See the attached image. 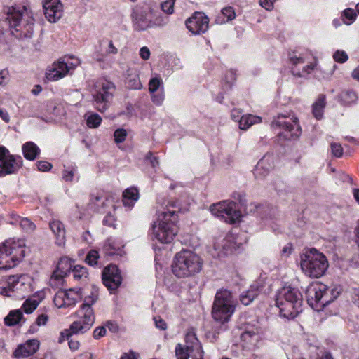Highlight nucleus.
I'll return each instance as SVG.
<instances>
[{
	"label": "nucleus",
	"instance_id": "1",
	"mask_svg": "<svg viewBox=\"0 0 359 359\" xmlns=\"http://www.w3.org/2000/svg\"><path fill=\"white\" fill-rule=\"evenodd\" d=\"M157 219L152 224V236L162 243H171L177 233L176 223L180 205L174 198L158 199Z\"/></svg>",
	"mask_w": 359,
	"mask_h": 359
},
{
	"label": "nucleus",
	"instance_id": "2",
	"mask_svg": "<svg viewBox=\"0 0 359 359\" xmlns=\"http://www.w3.org/2000/svg\"><path fill=\"white\" fill-rule=\"evenodd\" d=\"M98 298L97 290L93 287L91 294L85 298L83 304L77 311L79 320L74 321L69 329L64 330L60 333L58 342L62 344L65 339H69L72 334H82L88 331L95 322V316L91 307Z\"/></svg>",
	"mask_w": 359,
	"mask_h": 359
},
{
	"label": "nucleus",
	"instance_id": "3",
	"mask_svg": "<svg viewBox=\"0 0 359 359\" xmlns=\"http://www.w3.org/2000/svg\"><path fill=\"white\" fill-rule=\"evenodd\" d=\"M276 305L280 309V316L292 319L302 311V295L295 288L284 287L276 294Z\"/></svg>",
	"mask_w": 359,
	"mask_h": 359
},
{
	"label": "nucleus",
	"instance_id": "4",
	"mask_svg": "<svg viewBox=\"0 0 359 359\" xmlns=\"http://www.w3.org/2000/svg\"><path fill=\"white\" fill-rule=\"evenodd\" d=\"M203 259L195 252L182 250L177 252L174 258L172 270L178 278H187L198 273L203 267Z\"/></svg>",
	"mask_w": 359,
	"mask_h": 359
},
{
	"label": "nucleus",
	"instance_id": "5",
	"mask_svg": "<svg viewBox=\"0 0 359 359\" xmlns=\"http://www.w3.org/2000/svg\"><path fill=\"white\" fill-rule=\"evenodd\" d=\"M300 266L306 276L318 278L325 273L329 267V262L324 254L312 248L301 255Z\"/></svg>",
	"mask_w": 359,
	"mask_h": 359
},
{
	"label": "nucleus",
	"instance_id": "6",
	"mask_svg": "<svg viewBox=\"0 0 359 359\" xmlns=\"http://www.w3.org/2000/svg\"><path fill=\"white\" fill-rule=\"evenodd\" d=\"M340 292L341 290L337 287L330 288L326 285L317 282L308 287L307 301L313 309L320 311L336 299Z\"/></svg>",
	"mask_w": 359,
	"mask_h": 359
},
{
	"label": "nucleus",
	"instance_id": "7",
	"mask_svg": "<svg viewBox=\"0 0 359 359\" xmlns=\"http://www.w3.org/2000/svg\"><path fill=\"white\" fill-rule=\"evenodd\" d=\"M237 301L232 293L226 289L217 292L212 309V316L215 320L224 323L229 320L233 314Z\"/></svg>",
	"mask_w": 359,
	"mask_h": 359
},
{
	"label": "nucleus",
	"instance_id": "8",
	"mask_svg": "<svg viewBox=\"0 0 359 359\" xmlns=\"http://www.w3.org/2000/svg\"><path fill=\"white\" fill-rule=\"evenodd\" d=\"M6 13V20L11 28L21 32L26 37L32 34L34 18L25 6L9 7Z\"/></svg>",
	"mask_w": 359,
	"mask_h": 359
},
{
	"label": "nucleus",
	"instance_id": "9",
	"mask_svg": "<svg viewBox=\"0 0 359 359\" xmlns=\"http://www.w3.org/2000/svg\"><path fill=\"white\" fill-rule=\"evenodd\" d=\"M114 90L115 86L112 82L105 79L97 81L92 90L94 107L101 113L107 110Z\"/></svg>",
	"mask_w": 359,
	"mask_h": 359
},
{
	"label": "nucleus",
	"instance_id": "10",
	"mask_svg": "<svg viewBox=\"0 0 359 359\" xmlns=\"http://www.w3.org/2000/svg\"><path fill=\"white\" fill-rule=\"evenodd\" d=\"M271 126L284 130L283 135L287 140L297 139L302 133L298 118L294 115L278 114L271 122Z\"/></svg>",
	"mask_w": 359,
	"mask_h": 359
},
{
	"label": "nucleus",
	"instance_id": "11",
	"mask_svg": "<svg viewBox=\"0 0 359 359\" xmlns=\"http://www.w3.org/2000/svg\"><path fill=\"white\" fill-rule=\"evenodd\" d=\"M210 210L213 215L229 224L238 222L241 217V213L237 210L236 204L233 201H221L212 205Z\"/></svg>",
	"mask_w": 359,
	"mask_h": 359
},
{
	"label": "nucleus",
	"instance_id": "12",
	"mask_svg": "<svg viewBox=\"0 0 359 359\" xmlns=\"http://www.w3.org/2000/svg\"><path fill=\"white\" fill-rule=\"evenodd\" d=\"M81 290L75 287L67 290H59L54 297V304L57 308L74 306L81 298Z\"/></svg>",
	"mask_w": 359,
	"mask_h": 359
},
{
	"label": "nucleus",
	"instance_id": "13",
	"mask_svg": "<svg viewBox=\"0 0 359 359\" xmlns=\"http://www.w3.org/2000/svg\"><path fill=\"white\" fill-rule=\"evenodd\" d=\"M187 29L194 35H199L207 32L209 27V18L202 12H195L185 22Z\"/></svg>",
	"mask_w": 359,
	"mask_h": 359
},
{
	"label": "nucleus",
	"instance_id": "14",
	"mask_svg": "<svg viewBox=\"0 0 359 359\" xmlns=\"http://www.w3.org/2000/svg\"><path fill=\"white\" fill-rule=\"evenodd\" d=\"M79 64V61L69 62L59 60L54 62L47 71L46 78L50 81H57L65 77L70 70L74 69Z\"/></svg>",
	"mask_w": 359,
	"mask_h": 359
},
{
	"label": "nucleus",
	"instance_id": "15",
	"mask_svg": "<svg viewBox=\"0 0 359 359\" xmlns=\"http://www.w3.org/2000/svg\"><path fill=\"white\" fill-rule=\"evenodd\" d=\"M131 17L136 30L142 31L152 27V13L150 9L137 8L133 10Z\"/></svg>",
	"mask_w": 359,
	"mask_h": 359
},
{
	"label": "nucleus",
	"instance_id": "16",
	"mask_svg": "<svg viewBox=\"0 0 359 359\" xmlns=\"http://www.w3.org/2000/svg\"><path fill=\"white\" fill-rule=\"evenodd\" d=\"M102 281L109 290H116L121 284L122 278L116 265H109L102 272Z\"/></svg>",
	"mask_w": 359,
	"mask_h": 359
},
{
	"label": "nucleus",
	"instance_id": "17",
	"mask_svg": "<svg viewBox=\"0 0 359 359\" xmlns=\"http://www.w3.org/2000/svg\"><path fill=\"white\" fill-rule=\"evenodd\" d=\"M276 158L273 155L264 156L255 165L252 172L255 178L262 180L270 173L275 167Z\"/></svg>",
	"mask_w": 359,
	"mask_h": 359
},
{
	"label": "nucleus",
	"instance_id": "18",
	"mask_svg": "<svg viewBox=\"0 0 359 359\" xmlns=\"http://www.w3.org/2000/svg\"><path fill=\"white\" fill-rule=\"evenodd\" d=\"M43 8L46 19L50 22H56L63 14V5L60 0H43Z\"/></svg>",
	"mask_w": 359,
	"mask_h": 359
},
{
	"label": "nucleus",
	"instance_id": "19",
	"mask_svg": "<svg viewBox=\"0 0 359 359\" xmlns=\"http://www.w3.org/2000/svg\"><path fill=\"white\" fill-rule=\"evenodd\" d=\"M40 347V341L36 339L27 340L19 344L13 353L15 358H27L36 353Z\"/></svg>",
	"mask_w": 359,
	"mask_h": 359
},
{
	"label": "nucleus",
	"instance_id": "20",
	"mask_svg": "<svg viewBox=\"0 0 359 359\" xmlns=\"http://www.w3.org/2000/svg\"><path fill=\"white\" fill-rule=\"evenodd\" d=\"M1 245L7 250L11 257L17 258L18 263L25 257L24 247L25 243L23 240L11 238Z\"/></svg>",
	"mask_w": 359,
	"mask_h": 359
},
{
	"label": "nucleus",
	"instance_id": "21",
	"mask_svg": "<svg viewBox=\"0 0 359 359\" xmlns=\"http://www.w3.org/2000/svg\"><path fill=\"white\" fill-rule=\"evenodd\" d=\"M22 165L20 156L11 155L0 163V177L15 173Z\"/></svg>",
	"mask_w": 359,
	"mask_h": 359
},
{
	"label": "nucleus",
	"instance_id": "22",
	"mask_svg": "<svg viewBox=\"0 0 359 359\" xmlns=\"http://www.w3.org/2000/svg\"><path fill=\"white\" fill-rule=\"evenodd\" d=\"M263 287L261 283H255L250 285V287L245 292L241 294L240 300L245 306L249 305L259 294Z\"/></svg>",
	"mask_w": 359,
	"mask_h": 359
},
{
	"label": "nucleus",
	"instance_id": "23",
	"mask_svg": "<svg viewBox=\"0 0 359 359\" xmlns=\"http://www.w3.org/2000/svg\"><path fill=\"white\" fill-rule=\"evenodd\" d=\"M50 229L55 236V243L62 246L65 243V229L64 224L58 220H53L49 223Z\"/></svg>",
	"mask_w": 359,
	"mask_h": 359
},
{
	"label": "nucleus",
	"instance_id": "24",
	"mask_svg": "<svg viewBox=\"0 0 359 359\" xmlns=\"http://www.w3.org/2000/svg\"><path fill=\"white\" fill-rule=\"evenodd\" d=\"M124 245L121 239L116 238H109L106 240L103 249L108 255H114L121 254Z\"/></svg>",
	"mask_w": 359,
	"mask_h": 359
},
{
	"label": "nucleus",
	"instance_id": "25",
	"mask_svg": "<svg viewBox=\"0 0 359 359\" xmlns=\"http://www.w3.org/2000/svg\"><path fill=\"white\" fill-rule=\"evenodd\" d=\"M18 263L15 257H11L7 250L0 245V270L6 271L15 267Z\"/></svg>",
	"mask_w": 359,
	"mask_h": 359
},
{
	"label": "nucleus",
	"instance_id": "26",
	"mask_svg": "<svg viewBox=\"0 0 359 359\" xmlns=\"http://www.w3.org/2000/svg\"><path fill=\"white\" fill-rule=\"evenodd\" d=\"M126 84L128 88L140 90L142 88L137 71L135 69H128L126 72Z\"/></svg>",
	"mask_w": 359,
	"mask_h": 359
},
{
	"label": "nucleus",
	"instance_id": "27",
	"mask_svg": "<svg viewBox=\"0 0 359 359\" xmlns=\"http://www.w3.org/2000/svg\"><path fill=\"white\" fill-rule=\"evenodd\" d=\"M139 198L138 190L136 188L130 187L126 189L123 193V203L126 207L132 208L135 203Z\"/></svg>",
	"mask_w": 359,
	"mask_h": 359
},
{
	"label": "nucleus",
	"instance_id": "28",
	"mask_svg": "<svg viewBox=\"0 0 359 359\" xmlns=\"http://www.w3.org/2000/svg\"><path fill=\"white\" fill-rule=\"evenodd\" d=\"M214 248L217 252L218 257L231 254L236 249L235 243H232L230 239H224L222 245L218 243L215 244Z\"/></svg>",
	"mask_w": 359,
	"mask_h": 359
},
{
	"label": "nucleus",
	"instance_id": "29",
	"mask_svg": "<svg viewBox=\"0 0 359 359\" xmlns=\"http://www.w3.org/2000/svg\"><path fill=\"white\" fill-rule=\"evenodd\" d=\"M22 150L24 157L30 161L34 160L40 153L39 148L32 142L24 144Z\"/></svg>",
	"mask_w": 359,
	"mask_h": 359
},
{
	"label": "nucleus",
	"instance_id": "30",
	"mask_svg": "<svg viewBox=\"0 0 359 359\" xmlns=\"http://www.w3.org/2000/svg\"><path fill=\"white\" fill-rule=\"evenodd\" d=\"M262 121V117L248 114L242 116L238 126L241 130H245L255 124L260 123Z\"/></svg>",
	"mask_w": 359,
	"mask_h": 359
},
{
	"label": "nucleus",
	"instance_id": "31",
	"mask_svg": "<svg viewBox=\"0 0 359 359\" xmlns=\"http://www.w3.org/2000/svg\"><path fill=\"white\" fill-rule=\"evenodd\" d=\"M185 342L188 348L191 351L197 352L202 350V346L199 340L196 337V334L193 331H189L186 334Z\"/></svg>",
	"mask_w": 359,
	"mask_h": 359
},
{
	"label": "nucleus",
	"instance_id": "32",
	"mask_svg": "<svg viewBox=\"0 0 359 359\" xmlns=\"http://www.w3.org/2000/svg\"><path fill=\"white\" fill-rule=\"evenodd\" d=\"M325 107V96L320 95L317 100L313 104V114L317 119H321L323 116V109Z\"/></svg>",
	"mask_w": 359,
	"mask_h": 359
},
{
	"label": "nucleus",
	"instance_id": "33",
	"mask_svg": "<svg viewBox=\"0 0 359 359\" xmlns=\"http://www.w3.org/2000/svg\"><path fill=\"white\" fill-rule=\"evenodd\" d=\"M23 315L20 309L13 310L5 317L4 323L8 326H15L22 319Z\"/></svg>",
	"mask_w": 359,
	"mask_h": 359
},
{
	"label": "nucleus",
	"instance_id": "34",
	"mask_svg": "<svg viewBox=\"0 0 359 359\" xmlns=\"http://www.w3.org/2000/svg\"><path fill=\"white\" fill-rule=\"evenodd\" d=\"M220 15L215 20L217 24H223L233 20L236 17V13L233 7L228 6L222 9Z\"/></svg>",
	"mask_w": 359,
	"mask_h": 359
},
{
	"label": "nucleus",
	"instance_id": "35",
	"mask_svg": "<svg viewBox=\"0 0 359 359\" xmlns=\"http://www.w3.org/2000/svg\"><path fill=\"white\" fill-rule=\"evenodd\" d=\"M32 283V278H31V276L26 274L18 276V287L16 291H31Z\"/></svg>",
	"mask_w": 359,
	"mask_h": 359
},
{
	"label": "nucleus",
	"instance_id": "36",
	"mask_svg": "<svg viewBox=\"0 0 359 359\" xmlns=\"http://www.w3.org/2000/svg\"><path fill=\"white\" fill-rule=\"evenodd\" d=\"M72 261L68 257H62L57 263L56 270L65 276L72 271Z\"/></svg>",
	"mask_w": 359,
	"mask_h": 359
},
{
	"label": "nucleus",
	"instance_id": "37",
	"mask_svg": "<svg viewBox=\"0 0 359 359\" xmlns=\"http://www.w3.org/2000/svg\"><path fill=\"white\" fill-rule=\"evenodd\" d=\"M73 277L76 280L84 281L87 279L88 273L87 269L83 266L76 265L74 266L72 270Z\"/></svg>",
	"mask_w": 359,
	"mask_h": 359
},
{
	"label": "nucleus",
	"instance_id": "38",
	"mask_svg": "<svg viewBox=\"0 0 359 359\" xmlns=\"http://www.w3.org/2000/svg\"><path fill=\"white\" fill-rule=\"evenodd\" d=\"M175 357L177 359H189L190 353H195L191 351L187 346H183L181 344H177L175 346Z\"/></svg>",
	"mask_w": 359,
	"mask_h": 359
},
{
	"label": "nucleus",
	"instance_id": "39",
	"mask_svg": "<svg viewBox=\"0 0 359 359\" xmlns=\"http://www.w3.org/2000/svg\"><path fill=\"white\" fill-rule=\"evenodd\" d=\"M164 89L163 80L158 76L152 77L149 81V92L156 93L158 90Z\"/></svg>",
	"mask_w": 359,
	"mask_h": 359
},
{
	"label": "nucleus",
	"instance_id": "40",
	"mask_svg": "<svg viewBox=\"0 0 359 359\" xmlns=\"http://www.w3.org/2000/svg\"><path fill=\"white\" fill-rule=\"evenodd\" d=\"M66 276L57 271L56 269L53 271L50 278V285L52 287H59L64 283V278Z\"/></svg>",
	"mask_w": 359,
	"mask_h": 359
},
{
	"label": "nucleus",
	"instance_id": "41",
	"mask_svg": "<svg viewBox=\"0 0 359 359\" xmlns=\"http://www.w3.org/2000/svg\"><path fill=\"white\" fill-rule=\"evenodd\" d=\"M341 102L345 105L354 103L357 100L356 93L352 90L343 91L340 94Z\"/></svg>",
	"mask_w": 359,
	"mask_h": 359
},
{
	"label": "nucleus",
	"instance_id": "42",
	"mask_svg": "<svg viewBox=\"0 0 359 359\" xmlns=\"http://www.w3.org/2000/svg\"><path fill=\"white\" fill-rule=\"evenodd\" d=\"M39 301L29 298L25 300L22 306V309L26 313H32L39 306Z\"/></svg>",
	"mask_w": 359,
	"mask_h": 359
},
{
	"label": "nucleus",
	"instance_id": "43",
	"mask_svg": "<svg viewBox=\"0 0 359 359\" xmlns=\"http://www.w3.org/2000/svg\"><path fill=\"white\" fill-rule=\"evenodd\" d=\"M18 276H10L6 278V287L4 288L7 294L8 291L13 292L17 290Z\"/></svg>",
	"mask_w": 359,
	"mask_h": 359
},
{
	"label": "nucleus",
	"instance_id": "44",
	"mask_svg": "<svg viewBox=\"0 0 359 359\" xmlns=\"http://www.w3.org/2000/svg\"><path fill=\"white\" fill-rule=\"evenodd\" d=\"M101 122V116L95 113L89 114L86 119L87 126L91 128H97L100 125Z\"/></svg>",
	"mask_w": 359,
	"mask_h": 359
},
{
	"label": "nucleus",
	"instance_id": "45",
	"mask_svg": "<svg viewBox=\"0 0 359 359\" xmlns=\"http://www.w3.org/2000/svg\"><path fill=\"white\" fill-rule=\"evenodd\" d=\"M19 225L24 231L28 233L33 232L36 229L35 224L27 217H22Z\"/></svg>",
	"mask_w": 359,
	"mask_h": 359
},
{
	"label": "nucleus",
	"instance_id": "46",
	"mask_svg": "<svg viewBox=\"0 0 359 359\" xmlns=\"http://www.w3.org/2000/svg\"><path fill=\"white\" fill-rule=\"evenodd\" d=\"M151 94V99L152 102L156 106H161L165 100L164 89H161L158 92L152 93Z\"/></svg>",
	"mask_w": 359,
	"mask_h": 359
},
{
	"label": "nucleus",
	"instance_id": "47",
	"mask_svg": "<svg viewBox=\"0 0 359 359\" xmlns=\"http://www.w3.org/2000/svg\"><path fill=\"white\" fill-rule=\"evenodd\" d=\"M343 17H344V22L348 25L352 24L355 18H356V13L354 11V10L351 8L345 9L343 12Z\"/></svg>",
	"mask_w": 359,
	"mask_h": 359
},
{
	"label": "nucleus",
	"instance_id": "48",
	"mask_svg": "<svg viewBox=\"0 0 359 359\" xmlns=\"http://www.w3.org/2000/svg\"><path fill=\"white\" fill-rule=\"evenodd\" d=\"M98 258V252L95 250H91L88 252L86 257V262L90 266H95L97 263Z\"/></svg>",
	"mask_w": 359,
	"mask_h": 359
},
{
	"label": "nucleus",
	"instance_id": "49",
	"mask_svg": "<svg viewBox=\"0 0 359 359\" xmlns=\"http://www.w3.org/2000/svg\"><path fill=\"white\" fill-rule=\"evenodd\" d=\"M333 59L339 63H344L348 59V56L344 50H337L333 54Z\"/></svg>",
	"mask_w": 359,
	"mask_h": 359
},
{
	"label": "nucleus",
	"instance_id": "50",
	"mask_svg": "<svg viewBox=\"0 0 359 359\" xmlns=\"http://www.w3.org/2000/svg\"><path fill=\"white\" fill-rule=\"evenodd\" d=\"M175 0H166L161 4L162 11L168 14H172L174 12V4Z\"/></svg>",
	"mask_w": 359,
	"mask_h": 359
},
{
	"label": "nucleus",
	"instance_id": "51",
	"mask_svg": "<svg viewBox=\"0 0 359 359\" xmlns=\"http://www.w3.org/2000/svg\"><path fill=\"white\" fill-rule=\"evenodd\" d=\"M316 66V62H311L310 64L304 66L302 69V72H296L294 69H292V72L297 74L299 76H304L306 74H309Z\"/></svg>",
	"mask_w": 359,
	"mask_h": 359
},
{
	"label": "nucleus",
	"instance_id": "52",
	"mask_svg": "<svg viewBox=\"0 0 359 359\" xmlns=\"http://www.w3.org/2000/svg\"><path fill=\"white\" fill-rule=\"evenodd\" d=\"M127 136L126 130L122 128L117 129L114 133V140L116 143L123 142Z\"/></svg>",
	"mask_w": 359,
	"mask_h": 359
},
{
	"label": "nucleus",
	"instance_id": "53",
	"mask_svg": "<svg viewBox=\"0 0 359 359\" xmlns=\"http://www.w3.org/2000/svg\"><path fill=\"white\" fill-rule=\"evenodd\" d=\"M332 154L337 158H340L343 155V148L339 143L332 142L330 145Z\"/></svg>",
	"mask_w": 359,
	"mask_h": 359
},
{
	"label": "nucleus",
	"instance_id": "54",
	"mask_svg": "<svg viewBox=\"0 0 359 359\" xmlns=\"http://www.w3.org/2000/svg\"><path fill=\"white\" fill-rule=\"evenodd\" d=\"M76 171V168H75V167L65 169V170L63 171V173H62L63 180L66 182L72 181Z\"/></svg>",
	"mask_w": 359,
	"mask_h": 359
},
{
	"label": "nucleus",
	"instance_id": "55",
	"mask_svg": "<svg viewBox=\"0 0 359 359\" xmlns=\"http://www.w3.org/2000/svg\"><path fill=\"white\" fill-rule=\"evenodd\" d=\"M290 60L293 65L297 66L299 64H304L309 58L307 56H302V55H294L290 57Z\"/></svg>",
	"mask_w": 359,
	"mask_h": 359
},
{
	"label": "nucleus",
	"instance_id": "56",
	"mask_svg": "<svg viewBox=\"0 0 359 359\" xmlns=\"http://www.w3.org/2000/svg\"><path fill=\"white\" fill-rule=\"evenodd\" d=\"M225 82L227 88H230L236 81V74L233 71H229L225 76Z\"/></svg>",
	"mask_w": 359,
	"mask_h": 359
},
{
	"label": "nucleus",
	"instance_id": "57",
	"mask_svg": "<svg viewBox=\"0 0 359 359\" xmlns=\"http://www.w3.org/2000/svg\"><path fill=\"white\" fill-rule=\"evenodd\" d=\"M154 320L155 323V325L156 328L161 330H165L167 329L166 323L159 316H156L154 318Z\"/></svg>",
	"mask_w": 359,
	"mask_h": 359
},
{
	"label": "nucleus",
	"instance_id": "58",
	"mask_svg": "<svg viewBox=\"0 0 359 359\" xmlns=\"http://www.w3.org/2000/svg\"><path fill=\"white\" fill-rule=\"evenodd\" d=\"M37 168L39 171L46 172L52 168L51 163L45 161H40L37 163Z\"/></svg>",
	"mask_w": 359,
	"mask_h": 359
},
{
	"label": "nucleus",
	"instance_id": "59",
	"mask_svg": "<svg viewBox=\"0 0 359 359\" xmlns=\"http://www.w3.org/2000/svg\"><path fill=\"white\" fill-rule=\"evenodd\" d=\"M145 158L147 160V161H149V163L151 164V165L154 168H156L159 165V162H158V160L156 157L155 156H153V154L151 152H148L145 156Z\"/></svg>",
	"mask_w": 359,
	"mask_h": 359
},
{
	"label": "nucleus",
	"instance_id": "60",
	"mask_svg": "<svg viewBox=\"0 0 359 359\" xmlns=\"http://www.w3.org/2000/svg\"><path fill=\"white\" fill-rule=\"evenodd\" d=\"M293 251V248L291 243H287L281 250V256L284 257H289Z\"/></svg>",
	"mask_w": 359,
	"mask_h": 359
},
{
	"label": "nucleus",
	"instance_id": "61",
	"mask_svg": "<svg viewBox=\"0 0 359 359\" xmlns=\"http://www.w3.org/2000/svg\"><path fill=\"white\" fill-rule=\"evenodd\" d=\"M140 56L144 60H147L150 57V50L147 46L142 47L140 50Z\"/></svg>",
	"mask_w": 359,
	"mask_h": 359
},
{
	"label": "nucleus",
	"instance_id": "62",
	"mask_svg": "<svg viewBox=\"0 0 359 359\" xmlns=\"http://www.w3.org/2000/svg\"><path fill=\"white\" fill-rule=\"evenodd\" d=\"M259 4L267 11H271L273 8V0H259Z\"/></svg>",
	"mask_w": 359,
	"mask_h": 359
},
{
	"label": "nucleus",
	"instance_id": "63",
	"mask_svg": "<svg viewBox=\"0 0 359 359\" xmlns=\"http://www.w3.org/2000/svg\"><path fill=\"white\" fill-rule=\"evenodd\" d=\"M106 334V328L104 327H97L93 332V337L95 339H100Z\"/></svg>",
	"mask_w": 359,
	"mask_h": 359
},
{
	"label": "nucleus",
	"instance_id": "64",
	"mask_svg": "<svg viewBox=\"0 0 359 359\" xmlns=\"http://www.w3.org/2000/svg\"><path fill=\"white\" fill-rule=\"evenodd\" d=\"M242 114V111L238 109H233L231 111V118L234 121H236V122H238V123H240L241 122V120L242 118V116L241 115Z\"/></svg>",
	"mask_w": 359,
	"mask_h": 359
}]
</instances>
